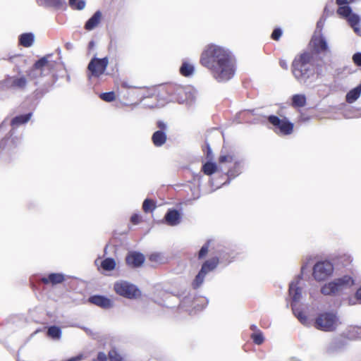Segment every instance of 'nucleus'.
I'll list each match as a JSON object with an SVG mask.
<instances>
[{"mask_svg": "<svg viewBox=\"0 0 361 361\" xmlns=\"http://www.w3.org/2000/svg\"><path fill=\"white\" fill-rule=\"evenodd\" d=\"M83 358V355L82 354H80V355H78L75 357H72L65 361H81Z\"/></svg>", "mask_w": 361, "mask_h": 361, "instance_id": "09e8293b", "label": "nucleus"}, {"mask_svg": "<svg viewBox=\"0 0 361 361\" xmlns=\"http://www.w3.org/2000/svg\"><path fill=\"white\" fill-rule=\"evenodd\" d=\"M180 73L184 77L192 76L195 73V66L192 63L185 59L180 67Z\"/></svg>", "mask_w": 361, "mask_h": 361, "instance_id": "aec40b11", "label": "nucleus"}, {"mask_svg": "<svg viewBox=\"0 0 361 361\" xmlns=\"http://www.w3.org/2000/svg\"><path fill=\"white\" fill-rule=\"evenodd\" d=\"M206 276L207 274L204 272L202 271V270H200L192 282L191 285L192 288L197 289L201 287L204 281Z\"/></svg>", "mask_w": 361, "mask_h": 361, "instance_id": "c756f323", "label": "nucleus"}, {"mask_svg": "<svg viewBox=\"0 0 361 361\" xmlns=\"http://www.w3.org/2000/svg\"><path fill=\"white\" fill-rule=\"evenodd\" d=\"M168 92L173 95L174 99H176L179 103L184 102L185 98L182 97V94L185 92L184 87L180 86H170L168 88Z\"/></svg>", "mask_w": 361, "mask_h": 361, "instance_id": "5701e85b", "label": "nucleus"}, {"mask_svg": "<svg viewBox=\"0 0 361 361\" xmlns=\"http://www.w3.org/2000/svg\"><path fill=\"white\" fill-rule=\"evenodd\" d=\"M218 254L219 255V259H221V260H224L225 259V260H227V258H225L224 255H223V253L220 250L218 251Z\"/></svg>", "mask_w": 361, "mask_h": 361, "instance_id": "13d9d810", "label": "nucleus"}, {"mask_svg": "<svg viewBox=\"0 0 361 361\" xmlns=\"http://www.w3.org/2000/svg\"><path fill=\"white\" fill-rule=\"evenodd\" d=\"M49 56H44L34 63L33 67L28 73V75L31 79L42 77L47 74L45 73L46 71H50L52 64L48 60Z\"/></svg>", "mask_w": 361, "mask_h": 361, "instance_id": "9d476101", "label": "nucleus"}, {"mask_svg": "<svg viewBox=\"0 0 361 361\" xmlns=\"http://www.w3.org/2000/svg\"><path fill=\"white\" fill-rule=\"evenodd\" d=\"M116 267V262L112 258H106L102 262V267L106 271H111Z\"/></svg>", "mask_w": 361, "mask_h": 361, "instance_id": "473e14b6", "label": "nucleus"}, {"mask_svg": "<svg viewBox=\"0 0 361 361\" xmlns=\"http://www.w3.org/2000/svg\"><path fill=\"white\" fill-rule=\"evenodd\" d=\"M353 62L357 66H361V53L360 52L355 53L353 56Z\"/></svg>", "mask_w": 361, "mask_h": 361, "instance_id": "c03bdc74", "label": "nucleus"}, {"mask_svg": "<svg viewBox=\"0 0 361 361\" xmlns=\"http://www.w3.org/2000/svg\"><path fill=\"white\" fill-rule=\"evenodd\" d=\"M282 35L281 28H275L271 34V38L274 40H279Z\"/></svg>", "mask_w": 361, "mask_h": 361, "instance_id": "37998d69", "label": "nucleus"}, {"mask_svg": "<svg viewBox=\"0 0 361 361\" xmlns=\"http://www.w3.org/2000/svg\"><path fill=\"white\" fill-rule=\"evenodd\" d=\"M251 338L253 340V342L257 345H261L264 341V337L263 336L262 332L260 330H257V332L252 334Z\"/></svg>", "mask_w": 361, "mask_h": 361, "instance_id": "f704fd0d", "label": "nucleus"}, {"mask_svg": "<svg viewBox=\"0 0 361 361\" xmlns=\"http://www.w3.org/2000/svg\"><path fill=\"white\" fill-rule=\"evenodd\" d=\"M130 221L133 224H138L140 221V216L137 214H135L131 216Z\"/></svg>", "mask_w": 361, "mask_h": 361, "instance_id": "49530a36", "label": "nucleus"}, {"mask_svg": "<svg viewBox=\"0 0 361 361\" xmlns=\"http://www.w3.org/2000/svg\"><path fill=\"white\" fill-rule=\"evenodd\" d=\"M114 290L117 294L128 299H135L141 294L136 286L124 281L116 283Z\"/></svg>", "mask_w": 361, "mask_h": 361, "instance_id": "0eeeda50", "label": "nucleus"}, {"mask_svg": "<svg viewBox=\"0 0 361 361\" xmlns=\"http://www.w3.org/2000/svg\"><path fill=\"white\" fill-rule=\"evenodd\" d=\"M339 324L336 313L325 312L317 315L314 322V326L319 331L332 332L336 331Z\"/></svg>", "mask_w": 361, "mask_h": 361, "instance_id": "20e7f679", "label": "nucleus"}, {"mask_svg": "<svg viewBox=\"0 0 361 361\" xmlns=\"http://www.w3.org/2000/svg\"><path fill=\"white\" fill-rule=\"evenodd\" d=\"M28 81L25 75H7L0 81V89L11 91H25Z\"/></svg>", "mask_w": 361, "mask_h": 361, "instance_id": "423d86ee", "label": "nucleus"}, {"mask_svg": "<svg viewBox=\"0 0 361 361\" xmlns=\"http://www.w3.org/2000/svg\"><path fill=\"white\" fill-rule=\"evenodd\" d=\"M200 62L210 71L217 82H227L235 74V60L226 47L213 44L207 45L201 54Z\"/></svg>", "mask_w": 361, "mask_h": 361, "instance_id": "f257e3e1", "label": "nucleus"}, {"mask_svg": "<svg viewBox=\"0 0 361 361\" xmlns=\"http://www.w3.org/2000/svg\"><path fill=\"white\" fill-rule=\"evenodd\" d=\"M71 80V77L70 75H67V81L69 82Z\"/></svg>", "mask_w": 361, "mask_h": 361, "instance_id": "e2e57ef3", "label": "nucleus"}, {"mask_svg": "<svg viewBox=\"0 0 361 361\" xmlns=\"http://www.w3.org/2000/svg\"><path fill=\"white\" fill-rule=\"evenodd\" d=\"M217 166L214 162L208 161L203 165L202 170L206 175H212L216 172Z\"/></svg>", "mask_w": 361, "mask_h": 361, "instance_id": "2f4dec72", "label": "nucleus"}, {"mask_svg": "<svg viewBox=\"0 0 361 361\" xmlns=\"http://www.w3.org/2000/svg\"><path fill=\"white\" fill-rule=\"evenodd\" d=\"M207 158H209L211 154H212V149H211L209 144H207Z\"/></svg>", "mask_w": 361, "mask_h": 361, "instance_id": "5fc2aeb1", "label": "nucleus"}, {"mask_svg": "<svg viewBox=\"0 0 361 361\" xmlns=\"http://www.w3.org/2000/svg\"><path fill=\"white\" fill-rule=\"evenodd\" d=\"M19 44L24 47H30L35 42V35L32 32H25L21 34L19 37Z\"/></svg>", "mask_w": 361, "mask_h": 361, "instance_id": "4be33fe9", "label": "nucleus"}, {"mask_svg": "<svg viewBox=\"0 0 361 361\" xmlns=\"http://www.w3.org/2000/svg\"><path fill=\"white\" fill-rule=\"evenodd\" d=\"M157 127L160 129L159 130H163L166 129V124L163 121H158L157 123Z\"/></svg>", "mask_w": 361, "mask_h": 361, "instance_id": "8fccbe9b", "label": "nucleus"}, {"mask_svg": "<svg viewBox=\"0 0 361 361\" xmlns=\"http://www.w3.org/2000/svg\"><path fill=\"white\" fill-rule=\"evenodd\" d=\"M154 208L155 207L154 206L152 201L149 200V199L145 200L142 204V209L145 212L148 213L152 212Z\"/></svg>", "mask_w": 361, "mask_h": 361, "instance_id": "4c0bfd02", "label": "nucleus"}, {"mask_svg": "<svg viewBox=\"0 0 361 361\" xmlns=\"http://www.w3.org/2000/svg\"><path fill=\"white\" fill-rule=\"evenodd\" d=\"M269 122L275 128V132L282 135H290L293 130V124L286 118H279L278 116L271 115L268 116Z\"/></svg>", "mask_w": 361, "mask_h": 361, "instance_id": "1a4fd4ad", "label": "nucleus"}, {"mask_svg": "<svg viewBox=\"0 0 361 361\" xmlns=\"http://www.w3.org/2000/svg\"><path fill=\"white\" fill-rule=\"evenodd\" d=\"M220 164L224 163H232L234 161V165L232 168L229 169L226 173L229 180L235 178L241 173V162L235 161L234 157L231 154L221 155L219 159Z\"/></svg>", "mask_w": 361, "mask_h": 361, "instance_id": "ddd939ff", "label": "nucleus"}, {"mask_svg": "<svg viewBox=\"0 0 361 361\" xmlns=\"http://www.w3.org/2000/svg\"><path fill=\"white\" fill-rule=\"evenodd\" d=\"M149 260L151 262H157V263H162L164 262V257L162 254L161 253H153L150 255L149 257Z\"/></svg>", "mask_w": 361, "mask_h": 361, "instance_id": "ea45409f", "label": "nucleus"}, {"mask_svg": "<svg viewBox=\"0 0 361 361\" xmlns=\"http://www.w3.org/2000/svg\"><path fill=\"white\" fill-rule=\"evenodd\" d=\"M279 64H280V66L285 69V70H287L288 69V63L286 62V60H283V59H281L280 61H279Z\"/></svg>", "mask_w": 361, "mask_h": 361, "instance_id": "3c124183", "label": "nucleus"}, {"mask_svg": "<svg viewBox=\"0 0 361 361\" xmlns=\"http://www.w3.org/2000/svg\"><path fill=\"white\" fill-rule=\"evenodd\" d=\"M17 146V142L14 138L11 137V135L8 137H5L0 142V148L1 149H7L8 151L11 150Z\"/></svg>", "mask_w": 361, "mask_h": 361, "instance_id": "cd10ccee", "label": "nucleus"}, {"mask_svg": "<svg viewBox=\"0 0 361 361\" xmlns=\"http://www.w3.org/2000/svg\"><path fill=\"white\" fill-rule=\"evenodd\" d=\"M353 285V279L346 275L325 283L321 288V293L324 295H337L343 293Z\"/></svg>", "mask_w": 361, "mask_h": 361, "instance_id": "7ed1b4c3", "label": "nucleus"}, {"mask_svg": "<svg viewBox=\"0 0 361 361\" xmlns=\"http://www.w3.org/2000/svg\"><path fill=\"white\" fill-rule=\"evenodd\" d=\"M65 47L67 49L71 50L73 48V44L71 42H67L66 43Z\"/></svg>", "mask_w": 361, "mask_h": 361, "instance_id": "4d7b16f0", "label": "nucleus"}, {"mask_svg": "<svg viewBox=\"0 0 361 361\" xmlns=\"http://www.w3.org/2000/svg\"><path fill=\"white\" fill-rule=\"evenodd\" d=\"M336 4H338V7L343 6L344 5H348V0H336Z\"/></svg>", "mask_w": 361, "mask_h": 361, "instance_id": "603ef678", "label": "nucleus"}, {"mask_svg": "<svg viewBox=\"0 0 361 361\" xmlns=\"http://www.w3.org/2000/svg\"><path fill=\"white\" fill-rule=\"evenodd\" d=\"M99 97L102 100L107 102H113L116 98L115 93L114 92L102 93Z\"/></svg>", "mask_w": 361, "mask_h": 361, "instance_id": "e433bc0d", "label": "nucleus"}, {"mask_svg": "<svg viewBox=\"0 0 361 361\" xmlns=\"http://www.w3.org/2000/svg\"><path fill=\"white\" fill-rule=\"evenodd\" d=\"M326 18L324 17H321L320 19L317 23L315 33H319V35H322V30L324 25Z\"/></svg>", "mask_w": 361, "mask_h": 361, "instance_id": "a19ab883", "label": "nucleus"}, {"mask_svg": "<svg viewBox=\"0 0 361 361\" xmlns=\"http://www.w3.org/2000/svg\"><path fill=\"white\" fill-rule=\"evenodd\" d=\"M347 18L350 25L353 27L354 32L357 35H360L361 30L359 26L360 22V16L355 13H352L350 16L347 17Z\"/></svg>", "mask_w": 361, "mask_h": 361, "instance_id": "393cba45", "label": "nucleus"}, {"mask_svg": "<svg viewBox=\"0 0 361 361\" xmlns=\"http://www.w3.org/2000/svg\"><path fill=\"white\" fill-rule=\"evenodd\" d=\"M352 331L355 333L357 338H361V327L354 326L352 327Z\"/></svg>", "mask_w": 361, "mask_h": 361, "instance_id": "de8ad7c7", "label": "nucleus"}, {"mask_svg": "<svg viewBox=\"0 0 361 361\" xmlns=\"http://www.w3.org/2000/svg\"><path fill=\"white\" fill-rule=\"evenodd\" d=\"M32 114L27 113L26 114L16 116L12 118L11 125L13 128L18 127L20 125L25 124L31 118Z\"/></svg>", "mask_w": 361, "mask_h": 361, "instance_id": "b1692460", "label": "nucleus"}, {"mask_svg": "<svg viewBox=\"0 0 361 361\" xmlns=\"http://www.w3.org/2000/svg\"><path fill=\"white\" fill-rule=\"evenodd\" d=\"M166 139V133L163 130H157L152 136V142L156 147H161L164 145Z\"/></svg>", "mask_w": 361, "mask_h": 361, "instance_id": "412c9836", "label": "nucleus"}, {"mask_svg": "<svg viewBox=\"0 0 361 361\" xmlns=\"http://www.w3.org/2000/svg\"><path fill=\"white\" fill-rule=\"evenodd\" d=\"M355 298L361 302V287L355 293Z\"/></svg>", "mask_w": 361, "mask_h": 361, "instance_id": "864d4df0", "label": "nucleus"}, {"mask_svg": "<svg viewBox=\"0 0 361 361\" xmlns=\"http://www.w3.org/2000/svg\"><path fill=\"white\" fill-rule=\"evenodd\" d=\"M89 301L91 303L104 309H109L113 306L112 301L109 298L103 295H92L90 297Z\"/></svg>", "mask_w": 361, "mask_h": 361, "instance_id": "dca6fc26", "label": "nucleus"}, {"mask_svg": "<svg viewBox=\"0 0 361 361\" xmlns=\"http://www.w3.org/2000/svg\"><path fill=\"white\" fill-rule=\"evenodd\" d=\"M337 13L338 15L347 18L352 13V9L348 5H344L343 6L338 7Z\"/></svg>", "mask_w": 361, "mask_h": 361, "instance_id": "c9c22d12", "label": "nucleus"}, {"mask_svg": "<svg viewBox=\"0 0 361 361\" xmlns=\"http://www.w3.org/2000/svg\"><path fill=\"white\" fill-rule=\"evenodd\" d=\"M209 250L208 243H205L200 250L198 253V258L202 259L206 256Z\"/></svg>", "mask_w": 361, "mask_h": 361, "instance_id": "79ce46f5", "label": "nucleus"}, {"mask_svg": "<svg viewBox=\"0 0 361 361\" xmlns=\"http://www.w3.org/2000/svg\"><path fill=\"white\" fill-rule=\"evenodd\" d=\"M69 5L73 9L80 11L85 8L86 2L85 0H69Z\"/></svg>", "mask_w": 361, "mask_h": 361, "instance_id": "72a5a7b5", "label": "nucleus"}, {"mask_svg": "<svg viewBox=\"0 0 361 361\" xmlns=\"http://www.w3.org/2000/svg\"><path fill=\"white\" fill-rule=\"evenodd\" d=\"M145 256L138 252H129L126 257V263L132 267H139L145 262Z\"/></svg>", "mask_w": 361, "mask_h": 361, "instance_id": "2eb2a0df", "label": "nucleus"}, {"mask_svg": "<svg viewBox=\"0 0 361 361\" xmlns=\"http://www.w3.org/2000/svg\"><path fill=\"white\" fill-rule=\"evenodd\" d=\"M305 269V267H304V266H302V271H303V269Z\"/></svg>", "mask_w": 361, "mask_h": 361, "instance_id": "0e129e2a", "label": "nucleus"}, {"mask_svg": "<svg viewBox=\"0 0 361 361\" xmlns=\"http://www.w3.org/2000/svg\"><path fill=\"white\" fill-rule=\"evenodd\" d=\"M306 105V97L302 94H296L292 97V106L296 107H303Z\"/></svg>", "mask_w": 361, "mask_h": 361, "instance_id": "c85d7f7f", "label": "nucleus"}, {"mask_svg": "<svg viewBox=\"0 0 361 361\" xmlns=\"http://www.w3.org/2000/svg\"><path fill=\"white\" fill-rule=\"evenodd\" d=\"M121 87H123L124 88H127V89L133 87V86L128 85L127 82H122Z\"/></svg>", "mask_w": 361, "mask_h": 361, "instance_id": "6e6d98bb", "label": "nucleus"}, {"mask_svg": "<svg viewBox=\"0 0 361 361\" xmlns=\"http://www.w3.org/2000/svg\"><path fill=\"white\" fill-rule=\"evenodd\" d=\"M334 271L333 264L329 261L317 262L313 268V276L317 281L325 280Z\"/></svg>", "mask_w": 361, "mask_h": 361, "instance_id": "f8f14e48", "label": "nucleus"}, {"mask_svg": "<svg viewBox=\"0 0 361 361\" xmlns=\"http://www.w3.org/2000/svg\"><path fill=\"white\" fill-rule=\"evenodd\" d=\"M47 335L53 340L59 341L62 336V331L59 326L53 325L47 328Z\"/></svg>", "mask_w": 361, "mask_h": 361, "instance_id": "bb28decb", "label": "nucleus"}, {"mask_svg": "<svg viewBox=\"0 0 361 361\" xmlns=\"http://www.w3.org/2000/svg\"><path fill=\"white\" fill-rule=\"evenodd\" d=\"M110 361H122L121 356L118 353L115 349H112L108 354Z\"/></svg>", "mask_w": 361, "mask_h": 361, "instance_id": "58836bf2", "label": "nucleus"}, {"mask_svg": "<svg viewBox=\"0 0 361 361\" xmlns=\"http://www.w3.org/2000/svg\"><path fill=\"white\" fill-rule=\"evenodd\" d=\"M65 281V276L61 273H51L47 276H44L40 279V281L45 284L56 286L62 283Z\"/></svg>", "mask_w": 361, "mask_h": 361, "instance_id": "4468645a", "label": "nucleus"}, {"mask_svg": "<svg viewBox=\"0 0 361 361\" xmlns=\"http://www.w3.org/2000/svg\"><path fill=\"white\" fill-rule=\"evenodd\" d=\"M109 65V59L104 57L102 59L93 57L87 66V69L90 71L89 79L91 77L99 78L103 75Z\"/></svg>", "mask_w": 361, "mask_h": 361, "instance_id": "6e6552de", "label": "nucleus"}, {"mask_svg": "<svg viewBox=\"0 0 361 361\" xmlns=\"http://www.w3.org/2000/svg\"><path fill=\"white\" fill-rule=\"evenodd\" d=\"M164 220L171 226H177L180 222V214L178 210L170 209L166 213Z\"/></svg>", "mask_w": 361, "mask_h": 361, "instance_id": "f3484780", "label": "nucleus"}, {"mask_svg": "<svg viewBox=\"0 0 361 361\" xmlns=\"http://www.w3.org/2000/svg\"><path fill=\"white\" fill-rule=\"evenodd\" d=\"M5 122L6 121H4L1 124H0V130L3 128V127L5 125Z\"/></svg>", "mask_w": 361, "mask_h": 361, "instance_id": "052dcab7", "label": "nucleus"}, {"mask_svg": "<svg viewBox=\"0 0 361 361\" xmlns=\"http://www.w3.org/2000/svg\"><path fill=\"white\" fill-rule=\"evenodd\" d=\"M93 361H107V356L104 353L99 352L97 354V357L94 359Z\"/></svg>", "mask_w": 361, "mask_h": 361, "instance_id": "a18cd8bd", "label": "nucleus"}, {"mask_svg": "<svg viewBox=\"0 0 361 361\" xmlns=\"http://www.w3.org/2000/svg\"><path fill=\"white\" fill-rule=\"evenodd\" d=\"M347 345V340L342 336L334 337L324 346V353L328 355H335L343 350Z\"/></svg>", "mask_w": 361, "mask_h": 361, "instance_id": "9b49d317", "label": "nucleus"}, {"mask_svg": "<svg viewBox=\"0 0 361 361\" xmlns=\"http://www.w3.org/2000/svg\"><path fill=\"white\" fill-rule=\"evenodd\" d=\"M39 5L46 7L59 8L62 2L61 0H40L38 1Z\"/></svg>", "mask_w": 361, "mask_h": 361, "instance_id": "7c9ffc66", "label": "nucleus"}, {"mask_svg": "<svg viewBox=\"0 0 361 361\" xmlns=\"http://www.w3.org/2000/svg\"><path fill=\"white\" fill-rule=\"evenodd\" d=\"M219 258L214 257L211 259L206 260L201 267L200 270L204 272L206 274L214 271L219 264Z\"/></svg>", "mask_w": 361, "mask_h": 361, "instance_id": "6ab92c4d", "label": "nucleus"}, {"mask_svg": "<svg viewBox=\"0 0 361 361\" xmlns=\"http://www.w3.org/2000/svg\"><path fill=\"white\" fill-rule=\"evenodd\" d=\"M250 329H251L252 331H254L255 332H257V330H259V329H257V326L256 325H255V324L251 325Z\"/></svg>", "mask_w": 361, "mask_h": 361, "instance_id": "bf43d9fd", "label": "nucleus"}, {"mask_svg": "<svg viewBox=\"0 0 361 361\" xmlns=\"http://www.w3.org/2000/svg\"><path fill=\"white\" fill-rule=\"evenodd\" d=\"M298 281H293L289 286V295L292 299L291 307L293 314L298 320L304 325H307L308 319L298 307L297 303L300 300L302 297L301 288L298 287Z\"/></svg>", "mask_w": 361, "mask_h": 361, "instance_id": "39448f33", "label": "nucleus"}, {"mask_svg": "<svg viewBox=\"0 0 361 361\" xmlns=\"http://www.w3.org/2000/svg\"><path fill=\"white\" fill-rule=\"evenodd\" d=\"M360 94L361 83L347 93L345 96L346 102L350 104L353 103L360 97Z\"/></svg>", "mask_w": 361, "mask_h": 361, "instance_id": "a878e982", "label": "nucleus"}, {"mask_svg": "<svg viewBox=\"0 0 361 361\" xmlns=\"http://www.w3.org/2000/svg\"><path fill=\"white\" fill-rule=\"evenodd\" d=\"M102 17V12L100 11H97L85 23L84 28L87 31H91L95 29L100 23Z\"/></svg>", "mask_w": 361, "mask_h": 361, "instance_id": "a211bd4d", "label": "nucleus"}, {"mask_svg": "<svg viewBox=\"0 0 361 361\" xmlns=\"http://www.w3.org/2000/svg\"><path fill=\"white\" fill-rule=\"evenodd\" d=\"M315 52H305L298 58L295 59L292 64V72L295 79L300 83H306L313 77L317 70L321 71L322 61L318 60L319 53L328 49L326 39L319 35V37L313 38Z\"/></svg>", "mask_w": 361, "mask_h": 361, "instance_id": "f03ea898", "label": "nucleus"}, {"mask_svg": "<svg viewBox=\"0 0 361 361\" xmlns=\"http://www.w3.org/2000/svg\"><path fill=\"white\" fill-rule=\"evenodd\" d=\"M89 45H90V47L93 46V45H94V42H93L92 41V42H90V44H89Z\"/></svg>", "mask_w": 361, "mask_h": 361, "instance_id": "680f3d73", "label": "nucleus"}]
</instances>
